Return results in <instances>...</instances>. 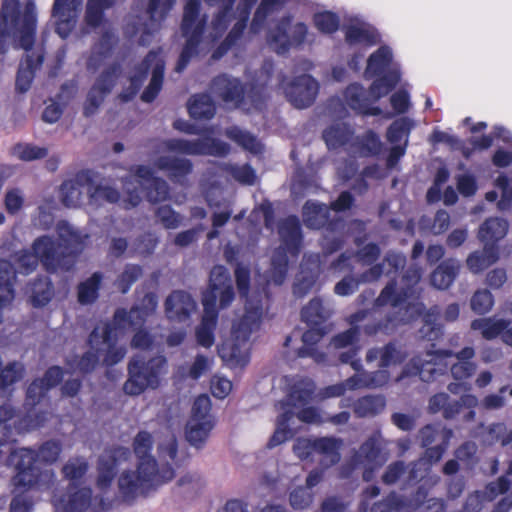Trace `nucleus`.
Segmentation results:
<instances>
[{
	"mask_svg": "<svg viewBox=\"0 0 512 512\" xmlns=\"http://www.w3.org/2000/svg\"><path fill=\"white\" fill-rule=\"evenodd\" d=\"M315 385L308 378L297 377L289 381L288 405L299 409L296 416L304 423L320 424L326 422L322 414L313 407H305L314 399Z\"/></svg>",
	"mask_w": 512,
	"mask_h": 512,
	"instance_id": "obj_14",
	"label": "nucleus"
},
{
	"mask_svg": "<svg viewBox=\"0 0 512 512\" xmlns=\"http://www.w3.org/2000/svg\"><path fill=\"white\" fill-rule=\"evenodd\" d=\"M220 308H225L234 299V291L230 274L221 265L215 266L210 273L209 289L203 294L204 314L202 322L196 330L198 343L203 347H210L214 343L213 330L217 319L216 301Z\"/></svg>",
	"mask_w": 512,
	"mask_h": 512,
	"instance_id": "obj_7",
	"label": "nucleus"
},
{
	"mask_svg": "<svg viewBox=\"0 0 512 512\" xmlns=\"http://www.w3.org/2000/svg\"><path fill=\"white\" fill-rule=\"evenodd\" d=\"M57 234L62 245L70 249L71 252L79 250L88 238L87 234H83L67 222L58 223ZM60 246L61 244L56 245L49 236L36 239L32 251H24L18 257L20 272L28 274L34 271L39 261L47 270H55L59 262Z\"/></svg>",
	"mask_w": 512,
	"mask_h": 512,
	"instance_id": "obj_5",
	"label": "nucleus"
},
{
	"mask_svg": "<svg viewBox=\"0 0 512 512\" xmlns=\"http://www.w3.org/2000/svg\"><path fill=\"white\" fill-rule=\"evenodd\" d=\"M320 273L319 257L309 256L301 264V270L294 284V293L303 296L312 288Z\"/></svg>",
	"mask_w": 512,
	"mask_h": 512,
	"instance_id": "obj_30",
	"label": "nucleus"
},
{
	"mask_svg": "<svg viewBox=\"0 0 512 512\" xmlns=\"http://www.w3.org/2000/svg\"><path fill=\"white\" fill-rule=\"evenodd\" d=\"M420 277L418 269H410L399 281L387 284L382 290L377 305L391 306L393 316L388 320L390 323H407L422 313L423 304L419 302V293L415 288Z\"/></svg>",
	"mask_w": 512,
	"mask_h": 512,
	"instance_id": "obj_6",
	"label": "nucleus"
},
{
	"mask_svg": "<svg viewBox=\"0 0 512 512\" xmlns=\"http://www.w3.org/2000/svg\"><path fill=\"white\" fill-rule=\"evenodd\" d=\"M10 153L21 161H33L47 156V149L30 143H17L11 147Z\"/></svg>",
	"mask_w": 512,
	"mask_h": 512,
	"instance_id": "obj_57",
	"label": "nucleus"
},
{
	"mask_svg": "<svg viewBox=\"0 0 512 512\" xmlns=\"http://www.w3.org/2000/svg\"><path fill=\"white\" fill-rule=\"evenodd\" d=\"M116 72V67L105 70L95 85L91 88L84 105V114L86 116L93 115L102 104L104 97L110 92L114 84Z\"/></svg>",
	"mask_w": 512,
	"mask_h": 512,
	"instance_id": "obj_27",
	"label": "nucleus"
},
{
	"mask_svg": "<svg viewBox=\"0 0 512 512\" xmlns=\"http://www.w3.org/2000/svg\"><path fill=\"white\" fill-rule=\"evenodd\" d=\"M384 444L383 438L380 435H375L369 438L359 450L358 461L365 467L363 477L366 481L371 479L373 469L381 466L388 459Z\"/></svg>",
	"mask_w": 512,
	"mask_h": 512,
	"instance_id": "obj_24",
	"label": "nucleus"
},
{
	"mask_svg": "<svg viewBox=\"0 0 512 512\" xmlns=\"http://www.w3.org/2000/svg\"><path fill=\"white\" fill-rule=\"evenodd\" d=\"M475 355L472 347H465L455 354L458 362L451 366V374L456 380H464L471 377L476 371V364L470 361Z\"/></svg>",
	"mask_w": 512,
	"mask_h": 512,
	"instance_id": "obj_39",
	"label": "nucleus"
},
{
	"mask_svg": "<svg viewBox=\"0 0 512 512\" xmlns=\"http://www.w3.org/2000/svg\"><path fill=\"white\" fill-rule=\"evenodd\" d=\"M189 113L196 119H210L214 116L215 105L208 95L194 96L189 102Z\"/></svg>",
	"mask_w": 512,
	"mask_h": 512,
	"instance_id": "obj_53",
	"label": "nucleus"
},
{
	"mask_svg": "<svg viewBox=\"0 0 512 512\" xmlns=\"http://www.w3.org/2000/svg\"><path fill=\"white\" fill-rule=\"evenodd\" d=\"M53 505L55 512H103L106 506L103 498L92 497L89 488L77 485H70L66 493L54 496Z\"/></svg>",
	"mask_w": 512,
	"mask_h": 512,
	"instance_id": "obj_16",
	"label": "nucleus"
},
{
	"mask_svg": "<svg viewBox=\"0 0 512 512\" xmlns=\"http://www.w3.org/2000/svg\"><path fill=\"white\" fill-rule=\"evenodd\" d=\"M165 359L161 356L151 359L147 364L138 357L129 364V378L124 384V391L129 395H139L146 388H155L159 377L164 372Z\"/></svg>",
	"mask_w": 512,
	"mask_h": 512,
	"instance_id": "obj_13",
	"label": "nucleus"
},
{
	"mask_svg": "<svg viewBox=\"0 0 512 512\" xmlns=\"http://www.w3.org/2000/svg\"><path fill=\"white\" fill-rule=\"evenodd\" d=\"M390 379L389 373L382 369L374 373L356 374L345 382L331 385L320 391L316 397L326 399L343 395L347 390H356L360 388H376L385 385Z\"/></svg>",
	"mask_w": 512,
	"mask_h": 512,
	"instance_id": "obj_20",
	"label": "nucleus"
},
{
	"mask_svg": "<svg viewBox=\"0 0 512 512\" xmlns=\"http://www.w3.org/2000/svg\"><path fill=\"white\" fill-rule=\"evenodd\" d=\"M405 262L406 259L402 254L388 253L382 264L370 268L367 272L362 274L360 280L346 277L335 285L334 291L337 295L348 296L356 291L359 282L376 281L384 273L389 275L393 272H397L398 269L404 267Z\"/></svg>",
	"mask_w": 512,
	"mask_h": 512,
	"instance_id": "obj_19",
	"label": "nucleus"
},
{
	"mask_svg": "<svg viewBox=\"0 0 512 512\" xmlns=\"http://www.w3.org/2000/svg\"><path fill=\"white\" fill-rule=\"evenodd\" d=\"M211 91L230 107H237L244 100V90L239 80L227 75L215 78Z\"/></svg>",
	"mask_w": 512,
	"mask_h": 512,
	"instance_id": "obj_26",
	"label": "nucleus"
},
{
	"mask_svg": "<svg viewBox=\"0 0 512 512\" xmlns=\"http://www.w3.org/2000/svg\"><path fill=\"white\" fill-rule=\"evenodd\" d=\"M53 297V288L47 278L39 279L30 289L31 302L36 307L46 305Z\"/></svg>",
	"mask_w": 512,
	"mask_h": 512,
	"instance_id": "obj_60",
	"label": "nucleus"
},
{
	"mask_svg": "<svg viewBox=\"0 0 512 512\" xmlns=\"http://www.w3.org/2000/svg\"><path fill=\"white\" fill-rule=\"evenodd\" d=\"M35 453L28 448H18L10 452L7 463L13 467L15 472L35 468Z\"/></svg>",
	"mask_w": 512,
	"mask_h": 512,
	"instance_id": "obj_58",
	"label": "nucleus"
},
{
	"mask_svg": "<svg viewBox=\"0 0 512 512\" xmlns=\"http://www.w3.org/2000/svg\"><path fill=\"white\" fill-rule=\"evenodd\" d=\"M429 411H442L445 418H452L460 412V404L456 400L451 401L448 394L438 393L430 398Z\"/></svg>",
	"mask_w": 512,
	"mask_h": 512,
	"instance_id": "obj_50",
	"label": "nucleus"
},
{
	"mask_svg": "<svg viewBox=\"0 0 512 512\" xmlns=\"http://www.w3.org/2000/svg\"><path fill=\"white\" fill-rule=\"evenodd\" d=\"M157 304L156 295L153 293L146 294L142 300L141 307H134L129 312H126L124 309L117 310L111 326L118 328V333L122 337L129 330L137 331L132 339L131 345L134 348L148 349L152 346L153 339L147 332L140 328L146 318L155 311Z\"/></svg>",
	"mask_w": 512,
	"mask_h": 512,
	"instance_id": "obj_10",
	"label": "nucleus"
},
{
	"mask_svg": "<svg viewBox=\"0 0 512 512\" xmlns=\"http://www.w3.org/2000/svg\"><path fill=\"white\" fill-rule=\"evenodd\" d=\"M237 288L244 300V314L232 327L231 336L218 349L221 359L231 368H242L249 362V337L257 331L263 315L264 287H250L249 271L238 265L235 269Z\"/></svg>",
	"mask_w": 512,
	"mask_h": 512,
	"instance_id": "obj_2",
	"label": "nucleus"
},
{
	"mask_svg": "<svg viewBox=\"0 0 512 512\" xmlns=\"http://www.w3.org/2000/svg\"><path fill=\"white\" fill-rule=\"evenodd\" d=\"M167 317L172 321L184 322L196 312V303L183 291H174L165 302Z\"/></svg>",
	"mask_w": 512,
	"mask_h": 512,
	"instance_id": "obj_28",
	"label": "nucleus"
},
{
	"mask_svg": "<svg viewBox=\"0 0 512 512\" xmlns=\"http://www.w3.org/2000/svg\"><path fill=\"white\" fill-rule=\"evenodd\" d=\"M343 441L335 437L316 438V453L320 455V465L328 468L340 460Z\"/></svg>",
	"mask_w": 512,
	"mask_h": 512,
	"instance_id": "obj_32",
	"label": "nucleus"
},
{
	"mask_svg": "<svg viewBox=\"0 0 512 512\" xmlns=\"http://www.w3.org/2000/svg\"><path fill=\"white\" fill-rule=\"evenodd\" d=\"M144 68L140 69L130 78V87L127 92L123 93L121 97L127 101L136 94L142 85L146 76L147 70L151 69L152 78L149 86L143 92L141 98L145 102H151L155 99L162 86L164 61L159 53L150 52L143 62Z\"/></svg>",
	"mask_w": 512,
	"mask_h": 512,
	"instance_id": "obj_15",
	"label": "nucleus"
},
{
	"mask_svg": "<svg viewBox=\"0 0 512 512\" xmlns=\"http://www.w3.org/2000/svg\"><path fill=\"white\" fill-rule=\"evenodd\" d=\"M42 58L40 53L27 54L25 61L20 64L16 86L21 92H25L29 89L34 77V70L41 65Z\"/></svg>",
	"mask_w": 512,
	"mask_h": 512,
	"instance_id": "obj_41",
	"label": "nucleus"
},
{
	"mask_svg": "<svg viewBox=\"0 0 512 512\" xmlns=\"http://www.w3.org/2000/svg\"><path fill=\"white\" fill-rule=\"evenodd\" d=\"M62 378V371L59 367H51L45 373L43 379L35 380L27 389V405H35L51 387L57 385Z\"/></svg>",
	"mask_w": 512,
	"mask_h": 512,
	"instance_id": "obj_31",
	"label": "nucleus"
},
{
	"mask_svg": "<svg viewBox=\"0 0 512 512\" xmlns=\"http://www.w3.org/2000/svg\"><path fill=\"white\" fill-rule=\"evenodd\" d=\"M328 212L325 205L308 201L303 208V218L307 226L320 228L326 224Z\"/></svg>",
	"mask_w": 512,
	"mask_h": 512,
	"instance_id": "obj_49",
	"label": "nucleus"
},
{
	"mask_svg": "<svg viewBox=\"0 0 512 512\" xmlns=\"http://www.w3.org/2000/svg\"><path fill=\"white\" fill-rule=\"evenodd\" d=\"M229 152V146L209 137L196 140L170 139L157 144L152 155V164L158 170L165 171L176 181L191 172V162L174 154L224 156Z\"/></svg>",
	"mask_w": 512,
	"mask_h": 512,
	"instance_id": "obj_4",
	"label": "nucleus"
},
{
	"mask_svg": "<svg viewBox=\"0 0 512 512\" xmlns=\"http://www.w3.org/2000/svg\"><path fill=\"white\" fill-rule=\"evenodd\" d=\"M278 86L288 101L296 108L310 106L318 93V83L307 74L293 77L281 76Z\"/></svg>",
	"mask_w": 512,
	"mask_h": 512,
	"instance_id": "obj_17",
	"label": "nucleus"
},
{
	"mask_svg": "<svg viewBox=\"0 0 512 512\" xmlns=\"http://www.w3.org/2000/svg\"><path fill=\"white\" fill-rule=\"evenodd\" d=\"M226 136L251 153L258 154L262 151L261 143L254 136L237 127L227 129Z\"/></svg>",
	"mask_w": 512,
	"mask_h": 512,
	"instance_id": "obj_56",
	"label": "nucleus"
},
{
	"mask_svg": "<svg viewBox=\"0 0 512 512\" xmlns=\"http://www.w3.org/2000/svg\"><path fill=\"white\" fill-rule=\"evenodd\" d=\"M113 42V36L107 34L101 43L92 49L87 60V67L89 69H97L103 62H105L109 56Z\"/></svg>",
	"mask_w": 512,
	"mask_h": 512,
	"instance_id": "obj_61",
	"label": "nucleus"
},
{
	"mask_svg": "<svg viewBox=\"0 0 512 512\" xmlns=\"http://www.w3.org/2000/svg\"><path fill=\"white\" fill-rule=\"evenodd\" d=\"M3 202L6 211L11 215H16L25 206V193L22 189L17 187L8 188L4 194Z\"/></svg>",
	"mask_w": 512,
	"mask_h": 512,
	"instance_id": "obj_64",
	"label": "nucleus"
},
{
	"mask_svg": "<svg viewBox=\"0 0 512 512\" xmlns=\"http://www.w3.org/2000/svg\"><path fill=\"white\" fill-rule=\"evenodd\" d=\"M323 333L319 329L312 328L302 335L303 346L298 349V357H312L316 362L324 359L322 353L317 352L315 345L321 340Z\"/></svg>",
	"mask_w": 512,
	"mask_h": 512,
	"instance_id": "obj_48",
	"label": "nucleus"
},
{
	"mask_svg": "<svg viewBox=\"0 0 512 512\" xmlns=\"http://www.w3.org/2000/svg\"><path fill=\"white\" fill-rule=\"evenodd\" d=\"M121 338L118 328L107 324L98 325L90 335L91 351L83 355L79 361H69L70 368L86 373L93 370L99 361L107 365L118 363L126 354V348L119 343Z\"/></svg>",
	"mask_w": 512,
	"mask_h": 512,
	"instance_id": "obj_8",
	"label": "nucleus"
},
{
	"mask_svg": "<svg viewBox=\"0 0 512 512\" xmlns=\"http://www.w3.org/2000/svg\"><path fill=\"white\" fill-rule=\"evenodd\" d=\"M386 401L382 396H366L354 405V412L359 417H370L382 412Z\"/></svg>",
	"mask_w": 512,
	"mask_h": 512,
	"instance_id": "obj_52",
	"label": "nucleus"
},
{
	"mask_svg": "<svg viewBox=\"0 0 512 512\" xmlns=\"http://www.w3.org/2000/svg\"><path fill=\"white\" fill-rule=\"evenodd\" d=\"M497 251L493 246L484 245L483 250L471 253L466 260L468 269L478 274L498 260Z\"/></svg>",
	"mask_w": 512,
	"mask_h": 512,
	"instance_id": "obj_40",
	"label": "nucleus"
},
{
	"mask_svg": "<svg viewBox=\"0 0 512 512\" xmlns=\"http://www.w3.org/2000/svg\"><path fill=\"white\" fill-rule=\"evenodd\" d=\"M281 239L280 247L274 252L268 282L281 285L287 274V264L290 257H295L301 245L300 224L296 217H288L279 225Z\"/></svg>",
	"mask_w": 512,
	"mask_h": 512,
	"instance_id": "obj_9",
	"label": "nucleus"
},
{
	"mask_svg": "<svg viewBox=\"0 0 512 512\" xmlns=\"http://www.w3.org/2000/svg\"><path fill=\"white\" fill-rule=\"evenodd\" d=\"M130 457V451L126 447H115L105 450L98 462L97 488L104 491L112 484L116 467L126 462Z\"/></svg>",
	"mask_w": 512,
	"mask_h": 512,
	"instance_id": "obj_21",
	"label": "nucleus"
},
{
	"mask_svg": "<svg viewBox=\"0 0 512 512\" xmlns=\"http://www.w3.org/2000/svg\"><path fill=\"white\" fill-rule=\"evenodd\" d=\"M460 269V263L449 259L440 264L431 275V283L437 289H446L454 281Z\"/></svg>",
	"mask_w": 512,
	"mask_h": 512,
	"instance_id": "obj_38",
	"label": "nucleus"
},
{
	"mask_svg": "<svg viewBox=\"0 0 512 512\" xmlns=\"http://www.w3.org/2000/svg\"><path fill=\"white\" fill-rule=\"evenodd\" d=\"M345 101L351 109L370 115L381 114V109L378 107L370 108V97L364 91L363 87L358 84L350 85L345 91Z\"/></svg>",
	"mask_w": 512,
	"mask_h": 512,
	"instance_id": "obj_34",
	"label": "nucleus"
},
{
	"mask_svg": "<svg viewBox=\"0 0 512 512\" xmlns=\"http://www.w3.org/2000/svg\"><path fill=\"white\" fill-rule=\"evenodd\" d=\"M307 26L302 22L292 24L290 17H283L268 33L270 47L282 54L294 46H300L306 40Z\"/></svg>",
	"mask_w": 512,
	"mask_h": 512,
	"instance_id": "obj_18",
	"label": "nucleus"
},
{
	"mask_svg": "<svg viewBox=\"0 0 512 512\" xmlns=\"http://www.w3.org/2000/svg\"><path fill=\"white\" fill-rule=\"evenodd\" d=\"M393 68L397 67L392 64L390 49L388 47H381L369 57L365 73L368 76L388 74Z\"/></svg>",
	"mask_w": 512,
	"mask_h": 512,
	"instance_id": "obj_36",
	"label": "nucleus"
},
{
	"mask_svg": "<svg viewBox=\"0 0 512 512\" xmlns=\"http://www.w3.org/2000/svg\"><path fill=\"white\" fill-rule=\"evenodd\" d=\"M157 452L160 464H169L173 469V463L177 457L178 444L176 436L169 430L162 433L158 438Z\"/></svg>",
	"mask_w": 512,
	"mask_h": 512,
	"instance_id": "obj_44",
	"label": "nucleus"
},
{
	"mask_svg": "<svg viewBox=\"0 0 512 512\" xmlns=\"http://www.w3.org/2000/svg\"><path fill=\"white\" fill-rule=\"evenodd\" d=\"M214 422H188L185 427L186 440L196 448H201L209 437Z\"/></svg>",
	"mask_w": 512,
	"mask_h": 512,
	"instance_id": "obj_45",
	"label": "nucleus"
},
{
	"mask_svg": "<svg viewBox=\"0 0 512 512\" xmlns=\"http://www.w3.org/2000/svg\"><path fill=\"white\" fill-rule=\"evenodd\" d=\"M136 184L148 190L146 195L150 202L163 201L168 196L167 183L154 177V172L150 167L141 165L135 168L134 174L124 184L127 195V198L123 200L125 208L134 207L141 200Z\"/></svg>",
	"mask_w": 512,
	"mask_h": 512,
	"instance_id": "obj_12",
	"label": "nucleus"
},
{
	"mask_svg": "<svg viewBox=\"0 0 512 512\" xmlns=\"http://www.w3.org/2000/svg\"><path fill=\"white\" fill-rule=\"evenodd\" d=\"M82 5L83 0H54L52 18L59 36L66 38L74 29Z\"/></svg>",
	"mask_w": 512,
	"mask_h": 512,
	"instance_id": "obj_22",
	"label": "nucleus"
},
{
	"mask_svg": "<svg viewBox=\"0 0 512 512\" xmlns=\"http://www.w3.org/2000/svg\"><path fill=\"white\" fill-rule=\"evenodd\" d=\"M85 175H79L74 180L66 181L61 186V199L67 207H77L82 202L83 192L88 193V205L91 209L105 202L114 203L119 200V193L107 184L85 183Z\"/></svg>",
	"mask_w": 512,
	"mask_h": 512,
	"instance_id": "obj_11",
	"label": "nucleus"
},
{
	"mask_svg": "<svg viewBox=\"0 0 512 512\" xmlns=\"http://www.w3.org/2000/svg\"><path fill=\"white\" fill-rule=\"evenodd\" d=\"M400 74L398 68H393L388 74L375 80L369 90L370 101H376L387 95L390 90L398 83Z\"/></svg>",
	"mask_w": 512,
	"mask_h": 512,
	"instance_id": "obj_47",
	"label": "nucleus"
},
{
	"mask_svg": "<svg viewBox=\"0 0 512 512\" xmlns=\"http://www.w3.org/2000/svg\"><path fill=\"white\" fill-rule=\"evenodd\" d=\"M54 473L51 470L40 471L37 467L16 471L12 478L13 494H21L31 489L48 487L53 481Z\"/></svg>",
	"mask_w": 512,
	"mask_h": 512,
	"instance_id": "obj_25",
	"label": "nucleus"
},
{
	"mask_svg": "<svg viewBox=\"0 0 512 512\" xmlns=\"http://www.w3.org/2000/svg\"><path fill=\"white\" fill-rule=\"evenodd\" d=\"M414 123L410 118L403 117L394 121L387 131V139L392 144L401 143L407 145L408 136Z\"/></svg>",
	"mask_w": 512,
	"mask_h": 512,
	"instance_id": "obj_55",
	"label": "nucleus"
},
{
	"mask_svg": "<svg viewBox=\"0 0 512 512\" xmlns=\"http://www.w3.org/2000/svg\"><path fill=\"white\" fill-rule=\"evenodd\" d=\"M188 422H214L211 400L207 395H200L194 400Z\"/></svg>",
	"mask_w": 512,
	"mask_h": 512,
	"instance_id": "obj_59",
	"label": "nucleus"
},
{
	"mask_svg": "<svg viewBox=\"0 0 512 512\" xmlns=\"http://www.w3.org/2000/svg\"><path fill=\"white\" fill-rule=\"evenodd\" d=\"M510 322L504 319L482 318L476 319L471 323L473 330L481 331L485 339L491 340L501 335L504 329L509 326Z\"/></svg>",
	"mask_w": 512,
	"mask_h": 512,
	"instance_id": "obj_46",
	"label": "nucleus"
},
{
	"mask_svg": "<svg viewBox=\"0 0 512 512\" xmlns=\"http://www.w3.org/2000/svg\"><path fill=\"white\" fill-rule=\"evenodd\" d=\"M205 2L208 5L219 7V12L211 23L209 33L203 36L206 17L200 13L201 1L186 0L182 21L186 45L176 66L177 72H181L186 67L192 55L207 49L208 47H204V45H208L220 37L230 22L236 20L225 41V45H231L245 29L251 9L257 0H205Z\"/></svg>",
	"mask_w": 512,
	"mask_h": 512,
	"instance_id": "obj_1",
	"label": "nucleus"
},
{
	"mask_svg": "<svg viewBox=\"0 0 512 512\" xmlns=\"http://www.w3.org/2000/svg\"><path fill=\"white\" fill-rule=\"evenodd\" d=\"M87 470L88 463L84 458H73L63 466L62 473L71 482L70 485H76L85 476Z\"/></svg>",
	"mask_w": 512,
	"mask_h": 512,
	"instance_id": "obj_62",
	"label": "nucleus"
},
{
	"mask_svg": "<svg viewBox=\"0 0 512 512\" xmlns=\"http://www.w3.org/2000/svg\"><path fill=\"white\" fill-rule=\"evenodd\" d=\"M359 328L354 326L347 331L339 333L331 340L330 345L335 349H344L350 347L347 352H343L340 355V360L342 363H350L352 368L358 371L361 367V363L359 360H354V357L357 354V349L354 345L358 341Z\"/></svg>",
	"mask_w": 512,
	"mask_h": 512,
	"instance_id": "obj_29",
	"label": "nucleus"
},
{
	"mask_svg": "<svg viewBox=\"0 0 512 512\" xmlns=\"http://www.w3.org/2000/svg\"><path fill=\"white\" fill-rule=\"evenodd\" d=\"M15 279L16 272L13 265L6 260H0V307H6L14 300Z\"/></svg>",
	"mask_w": 512,
	"mask_h": 512,
	"instance_id": "obj_35",
	"label": "nucleus"
},
{
	"mask_svg": "<svg viewBox=\"0 0 512 512\" xmlns=\"http://www.w3.org/2000/svg\"><path fill=\"white\" fill-rule=\"evenodd\" d=\"M406 353L396 348L394 345L389 344L382 348H373L367 352L366 361H378V366L381 368H389L396 366L404 361Z\"/></svg>",
	"mask_w": 512,
	"mask_h": 512,
	"instance_id": "obj_33",
	"label": "nucleus"
},
{
	"mask_svg": "<svg viewBox=\"0 0 512 512\" xmlns=\"http://www.w3.org/2000/svg\"><path fill=\"white\" fill-rule=\"evenodd\" d=\"M152 446L150 433L140 431L135 436L133 449L137 458L136 469L124 470L118 478L119 493L126 501L147 495L175 476V470L169 464H158L150 454Z\"/></svg>",
	"mask_w": 512,
	"mask_h": 512,
	"instance_id": "obj_3",
	"label": "nucleus"
},
{
	"mask_svg": "<svg viewBox=\"0 0 512 512\" xmlns=\"http://www.w3.org/2000/svg\"><path fill=\"white\" fill-rule=\"evenodd\" d=\"M350 130L344 123H338L324 132V140L329 148H337L348 142Z\"/></svg>",
	"mask_w": 512,
	"mask_h": 512,
	"instance_id": "obj_63",
	"label": "nucleus"
},
{
	"mask_svg": "<svg viewBox=\"0 0 512 512\" xmlns=\"http://www.w3.org/2000/svg\"><path fill=\"white\" fill-rule=\"evenodd\" d=\"M508 231V223L500 218H490L479 228L478 237L488 246L502 239Z\"/></svg>",
	"mask_w": 512,
	"mask_h": 512,
	"instance_id": "obj_37",
	"label": "nucleus"
},
{
	"mask_svg": "<svg viewBox=\"0 0 512 512\" xmlns=\"http://www.w3.org/2000/svg\"><path fill=\"white\" fill-rule=\"evenodd\" d=\"M292 418L293 414L290 411H285L278 417L276 422V429L268 443L269 447L278 446L294 435L295 431L289 427V421Z\"/></svg>",
	"mask_w": 512,
	"mask_h": 512,
	"instance_id": "obj_54",
	"label": "nucleus"
},
{
	"mask_svg": "<svg viewBox=\"0 0 512 512\" xmlns=\"http://www.w3.org/2000/svg\"><path fill=\"white\" fill-rule=\"evenodd\" d=\"M115 0H88L84 22L88 27L97 28L103 21V9L109 8Z\"/></svg>",
	"mask_w": 512,
	"mask_h": 512,
	"instance_id": "obj_51",
	"label": "nucleus"
},
{
	"mask_svg": "<svg viewBox=\"0 0 512 512\" xmlns=\"http://www.w3.org/2000/svg\"><path fill=\"white\" fill-rule=\"evenodd\" d=\"M454 355L449 350H439L435 353L427 352L425 358L420 356L413 358L404 368L396 381H401L406 376L419 375L422 381L429 382L436 373L435 366L445 358Z\"/></svg>",
	"mask_w": 512,
	"mask_h": 512,
	"instance_id": "obj_23",
	"label": "nucleus"
},
{
	"mask_svg": "<svg viewBox=\"0 0 512 512\" xmlns=\"http://www.w3.org/2000/svg\"><path fill=\"white\" fill-rule=\"evenodd\" d=\"M283 5L284 0H261L250 25L251 31L258 33L262 29L265 21L276 15L282 9Z\"/></svg>",
	"mask_w": 512,
	"mask_h": 512,
	"instance_id": "obj_42",
	"label": "nucleus"
},
{
	"mask_svg": "<svg viewBox=\"0 0 512 512\" xmlns=\"http://www.w3.org/2000/svg\"><path fill=\"white\" fill-rule=\"evenodd\" d=\"M346 41L351 45L370 46L378 42V35L369 25L357 23L347 28Z\"/></svg>",
	"mask_w": 512,
	"mask_h": 512,
	"instance_id": "obj_43",
	"label": "nucleus"
}]
</instances>
